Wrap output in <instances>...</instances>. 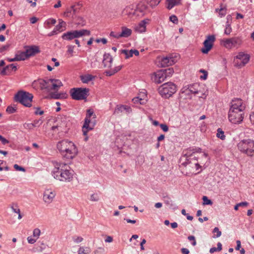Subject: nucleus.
Masks as SVG:
<instances>
[{
    "mask_svg": "<svg viewBox=\"0 0 254 254\" xmlns=\"http://www.w3.org/2000/svg\"><path fill=\"white\" fill-rule=\"evenodd\" d=\"M46 245L43 242H42L40 246L39 247L38 251L40 252H42L46 249Z\"/></svg>",
    "mask_w": 254,
    "mask_h": 254,
    "instance_id": "52",
    "label": "nucleus"
},
{
    "mask_svg": "<svg viewBox=\"0 0 254 254\" xmlns=\"http://www.w3.org/2000/svg\"><path fill=\"white\" fill-rule=\"evenodd\" d=\"M10 69L16 71L17 70V67L13 64H10L5 66L0 71V73L2 75H6L7 74V72L9 71Z\"/></svg>",
    "mask_w": 254,
    "mask_h": 254,
    "instance_id": "22",
    "label": "nucleus"
},
{
    "mask_svg": "<svg viewBox=\"0 0 254 254\" xmlns=\"http://www.w3.org/2000/svg\"><path fill=\"white\" fill-rule=\"evenodd\" d=\"M42 89H45L47 91L53 90L57 91L60 88L63 86L61 81L59 79L47 78L43 80L41 83Z\"/></svg>",
    "mask_w": 254,
    "mask_h": 254,
    "instance_id": "6",
    "label": "nucleus"
},
{
    "mask_svg": "<svg viewBox=\"0 0 254 254\" xmlns=\"http://www.w3.org/2000/svg\"><path fill=\"white\" fill-rule=\"evenodd\" d=\"M250 119L251 122L254 124V112L250 115Z\"/></svg>",
    "mask_w": 254,
    "mask_h": 254,
    "instance_id": "64",
    "label": "nucleus"
},
{
    "mask_svg": "<svg viewBox=\"0 0 254 254\" xmlns=\"http://www.w3.org/2000/svg\"><path fill=\"white\" fill-rule=\"evenodd\" d=\"M50 96L51 98L55 99H65L67 97V95L65 93H58L57 91L51 92Z\"/></svg>",
    "mask_w": 254,
    "mask_h": 254,
    "instance_id": "21",
    "label": "nucleus"
},
{
    "mask_svg": "<svg viewBox=\"0 0 254 254\" xmlns=\"http://www.w3.org/2000/svg\"><path fill=\"white\" fill-rule=\"evenodd\" d=\"M0 141L2 143H9L8 141L1 135H0Z\"/></svg>",
    "mask_w": 254,
    "mask_h": 254,
    "instance_id": "60",
    "label": "nucleus"
},
{
    "mask_svg": "<svg viewBox=\"0 0 254 254\" xmlns=\"http://www.w3.org/2000/svg\"><path fill=\"white\" fill-rule=\"evenodd\" d=\"M110 36L117 39L121 38L120 36V33H115L113 31L110 33Z\"/></svg>",
    "mask_w": 254,
    "mask_h": 254,
    "instance_id": "57",
    "label": "nucleus"
},
{
    "mask_svg": "<svg viewBox=\"0 0 254 254\" xmlns=\"http://www.w3.org/2000/svg\"><path fill=\"white\" fill-rule=\"evenodd\" d=\"M112 61L113 58L110 54H105L104 55L103 63L104 67H111Z\"/></svg>",
    "mask_w": 254,
    "mask_h": 254,
    "instance_id": "20",
    "label": "nucleus"
},
{
    "mask_svg": "<svg viewBox=\"0 0 254 254\" xmlns=\"http://www.w3.org/2000/svg\"><path fill=\"white\" fill-rule=\"evenodd\" d=\"M27 241L29 244H33L36 242V239H33L31 237H28L27 238Z\"/></svg>",
    "mask_w": 254,
    "mask_h": 254,
    "instance_id": "56",
    "label": "nucleus"
},
{
    "mask_svg": "<svg viewBox=\"0 0 254 254\" xmlns=\"http://www.w3.org/2000/svg\"><path fill=\"white\" fill-rule=\"evenodd\" d=\"M232 32V28L230 25V24L229 23L228 21L226 22V28L224 30V33L226 35H229Z\"/></svg>",
    "mask_w": 254,
    "mask_h": 254,
    "instance_id": "36",
    "label": "nucleus"
},
{
    "mask_svg": "<svg viewBox=\"0 0 254 254\" xmlns=\"http://www.w3.org/2000/svg\"><path fill=\"white\" fill-rule=\"evenodd\" d=\"M15 56H16L17 61H24V60L28 59L27 56L25 51H24V52L18 51L15 54Z\"/></svg>",
    "mask_w": 254,
    "mask_h": 254,
    "instance_id": "25",
    "label": "nucleus"
},
{
    "mask_svg": "<svg viewBox=\"0 0 254 254\" xmlns=\"http://www.w3.org/2000/svg\"><path fill=\"white\" fill-rule=\"evenodd\" d=\"M67 52L70 54L71 56H73V49L74 46L71 45H69L67 46Z\"/></svg>",
    "mask_w": 254,
    "mask_h": 254,
    "instance_id": "50",
    "label": "nucleus"
},
{
    "mask_svg": "<svg viewBox=\"0 0 254 254\" xmlns=\"http://www.w3.org/2000/svg\"><path fill=\"white\" fill-rule=\"evenodd\" d=\"M90 200L91 201L96 202L99 200V196L98 193H94L90 195Z\"/></svg>",
    "mask_w": 254,
    "mask_h": 254,
    "instance_id": "37",
    "label": "nucleus"
},
{
    "mask_svg": "<svg viewBox=\"0 0 254 254\" xmlns=\"http://www.w3.org/2000/svg\"><path fill=\"white\" fill-rule=\"evenodd\" d=\"M33 98V96L32 94L23 90L19 91L14 96L15 101L27 107H30L32 106Z\"/></svg>",
    "mask_w": 254,
    "mask_h": 254,
    "instance_id": "5",
    "label": "nucleus"
},
{
    "mask_svg": "<svg viewBox=\"0 0 254 254\" xmlns=\"http://www.w3.org/2000/svg\"><path fill=\"white\" fill-rule=\"evenodd\" d=\"M161 0H148V3L151 7L157 5Z\"/></svg>",
    "mask_w": 254,
    "mask_h": 254,
    "instance_id": "40",
    "label": "nucleus"
},
{
    "mask_svg": "<svg viewBox=\"0 0 254 254\" xmlns=\"http://www.w3.org/2000/svg\"><path fill=\"white\" fill-rule=\"evenodd\" d=\"M250 59V56L249 54H245L244 52H239L234 58V65L238 68H241L244 66Z\"/></svg>",
    "mask_w": 254,
    "mask_h": 254,
    "instance_id": "12",
    "label": "nucleus"
},
{
    "mask_svg": "<svg viewBox=\"0 0 254 254\" xmlns=\"http://www.w3.org/2000/svg\"><path fill=\"white\" fill-rule=\"evenodd\" d=\"M57 148L67 159H72L77 153V149L74 144H57Z\"/></svg>",
    "mask_w": 254,
    "mask_h": 254,
    "instance_id": "4",
    "label": "nucleus"
},
{
    "mask_svg": "<svg viewBox=\"0 0 254 254\" xmlns=\"http://www.w3.org/2000/svg\"><path fill=\"white\" fill-rule=\"evenodd\" d=\"M69 93L73 100H84L89 95V89L86 88H73L70 90Z\"/></svg>",
    "mask_w": 254,
    "mask_h": 254,
    "instance_id": "8",
    "label": "nucleus"
},
{
    "mask_svg": "<svg viewBox=\"0 0 254 254\" xmlns=\"http://www.w3.org/2000/svg\"><path fill=\"white\" fill-rule=\"evenodd\" d=\"M196 86H198L197 84H195L191 86H190L187 89H185V91H182V93H186L187 94H189L190 93H192L194 94H196L198 93V90L195 88Z\"/></svg>",
    "mask_w": 254,
    "mask_h": 254,
    "instance_id": "23",
    "label": "nucleus"
},
{
    "mask_svg": "<svg viewBox=\"0 0 254 254\" xmlns=\"http://www.w3.org/2000/svg\"><path fill=\"white\" fill-rule=\"evenodd\" d=\"M16 111V109L15 107L9 106L7 107L6 109V112L8 114H12L15 112Z\"/></svg>",
    "mask_w": 254,
    "mask_h": 254,
    "instance_id": "42",
    "label": "nucleus"
},
{
    "mask_svg": "<svg viewBox=\"0 0 254 254\" xmlns=\"http://www.w3.org/2000/svg\"><path fill=\"white\" fill-rule=\"evenodd\" d=\"M121 53L126 56V59H128L132 57L133 54H134L136 56H138L139 54L138 51L135 49H131L130 50L123 49L121 51Z\"/></svg>",
    "mask_w": 254,
    "mask_h": 254,
    "instance_id": "19",
    "label": "nucleus"
},
{
    "mask_svg": "<svg viewBox=\"0 0 254 254\" xmlns=\"http://www.w3.org/2000/svg\"><path fill=\"white\" fill-rule=\"evenodd\" d=\"M9 48V45L6 44L5 45L2 46L0 47V53H2L5 51H6L8 50Z\"/></svg>",
    "mask_w": 254,
    "mask_h": 254,
    "instance_id": "46",
    "label": "nucleus"
},
{
    "mask_svg": "<svg viewBox=\"0 0 254 254\" xmlns=\"http://www.w3.org/2000/svg\"><path fill=\"white\" fill-rule=\"evenodd\" d=\"M245 108V105L241 99L233 100L228 114L230 122L233 124L241 123L244 118V110Z\"/></svg>",
    "mask_w": 254,
    "mask_h": 254,
    "instance_id": "2",
    "label": "nucleus"
},
{
    "mask_svg": "<svg viewBox=\"0 0 254 254\" xmlns=\"http://www.w3.org/2000/svg\"><path fill=\"white\" fill-rule=\"evenodd\" d=\"M42 123H43V121L41 120L35 121L33 124H31V126L32 127H38V126H39L40 125H41Z\"/></svg>",
    "mask_w": 254,
    "mask_h": 254,
    "instance_id": "48",
    "label": "nucleus"
},
{
    "mask_svg": "<svg viewBox=\"0 0 254 254\" xmlns=\"http://www.w3.org/2000/svg\"><path fill=\"white\" fill-rule=\"evenodd\" d=\"M177 57H178L176 56H173L171 55L169 56L162 58L159 62L161 66H168L174 64L177 62Z\"/></svg>",
    "mask_w": 254,
    "mask_h": 254,
    "instance_id": "14",
    "label": "nucleus"
},
{
    "mask_svg": "<svg viewBox=\"0 0 254 254\" xmlns=\"http://www.w3.org/2000/svg\"><path fill=\"white\" fill-rule=\"evenodd\" d=\"M146 7L145 5L138 6L136 9V12L139 11L141 13H143L144 10L146 9Z\"/></svg>",
    "mask_w": 254,
    "mask_h": 254,
    "instance_id": "51",
    "label": "nucleus"
},
{
    "mask_svg": "<svg viewBox=\"0 0 254 254\" xmlns=\"http://www.w3.org/2000/svg\"><path fill=\"white\" fill-rule=\"evenodd\" d=\"M221 44L228 49L239 48L242 44L243 41L240 37H233L231 38L223 39L221 40Z\"/></svg>",
    "mask_w": 254,
    "mask_h": 254,
    "instance_id": "11",
    "label": "nucleus"
},
{
    "mask_svg": "<svg viewBox=\"0 0 254 254\" xmlns=\"http://www.w3.org/2000/svg\"><path fill=\"white\" fill-rule=\"evenodd\" d=\"M202 200L203 205H212L213 203L212 201L206 196H203Z\"/></svg>",
    "mask_w": 254,
    "mask_h": 254,
    "instance_id": "39",
    "label": "nucleus"
},
{
    "mask_svg": "<svg viewBox=\"0 0 254 254\" xmlns=\"http://www.w3.org/2000/svg\"><path fill=\"white\" fill-rule=\"evenodd\" d=\"M188 240L192 242V245L195 246L196 244V242L195 239V237L193 236H189L188 238Z\"/></svg>",
    "mask_w": 254,
    "mask_h": 254,
    "instance_id": "49",
    "label": "nucleus"
},
{
    "mask_svg": "<svg viewBox=\"0 0 254 254\" xmlns=\"http://www.w3.org/2000/svg\"><path fill=\"white\" fill-rule=\"evenodd\" d=\"M74 171L66 164H57L53 172L55 179L61 182H70L73 180Z\"/></svg>",
    "mask_w": 254,
    "mask_h": 254,
    "instance_id": "3",
    "label": "nucleus"
},
{
    "mask_svg": "<svg viewBox=\"0 0 254 254\" xmlns=\"http://www.w3.org/2000/svg\"><path fill=\"white\" fill-rule=\"evenodd\" d=\"M163 198L164 199V203L166 205H170L171 206H172L173 205L172 201L170 197L166 195L163 196Z\"/></svg>",
    "mask_w": 254,
    "mask_h": 254,
    "instance_id": "38",
    "label": "nucleus"
},
{
    "mask_svg": "<svg viewBox=\"0 0 254 254\" xmlns=\"http://www.w3.org/2000/svg\"><path fill=\"white\" fill-rule=\"evenodd\" d=\"M180 2V0H167V6L168 9H172L174 6L178 5Z\"/></svg>",
    "mask_w": 254,
    "mask_h": 254,
    "instance_id": "29",
    "label": "nucleus"
},
{
    "mask_svg": "<svg viewBox=\"0 0 254 254\" xmlns=\"http://www.w3.org/2000/svg\"><path fill=\"white\" fill-rule=\"evenodd\" d=\"M162 70L164 71V74H165L166 78L171 76L174 73V69L173 68H169Z\"/></svg>",
    "mask_w": 254,
    "mask_h": 254,
    "instance_id": "30",
    "label": "nucleus"
},
{
    "mask_svg": "<svg viewBox=\"0 0 254 254\" xmlns=\"http://www.w3.org/2000/svg\"><path fill=\"white\" fill-rule=\"evenodd\" d=\"M66 23L62 19H59V23L55 27L58 32H62L65 29Z\"/></svg>",
    "mask_w": 254,
    "mask_h": 254,
    "instance_id": "26",
    "label": "nucleus"
},
{
    "mask_svg": "<svg viewBox=\"0 0 254 254\" xmlns=\"http://www.w3.org/2000/svg\"><path fill=\"white\" fill-rule=\"evenodd\" d=\"M13 167H14V169L17 171H22V172L25 171V169L23 167H22L18 165L17 164H15Z\"/></svg>",
    "mask_w": 254,
    "mask_h": 254,
    "instance_id": "53",
    "label": "nucleus"
},
{
    "mask_svg": "<svg viewBox=\"0 0 254 254\" xmlns=\"http://www.w3.org/2000/svg\"><path fill=\"white\" fill-rule=\"evenodd\" d=\"M132 101L135 104L139 103L141 105H143L146 103V100L139 98V97H137L132 99Z\"/></svg>",
    "mask_w": 254,
    "mask_h": 254,
    "instance_id": "34",
    "label": "nucleus"
},
{
    "mask_svg": "<svg viewBox=\"0 0 254 254\" xmlns=\"http://www.w3.org/2000/svg\"><path fill=\"white\" fill-rule=\"evenodd\" d=\"M90 35L89 31L86 29L79 30H72L64 33L62 35V38L64 40L70 41L73 39H77L84 35L89 36Z\"/></svg>",
    "mask_w": 254,
    "mask_h": 254,
    "instance_id": "10",
    "label": "nucleus"
},
{
    "mask_svg": "<svg viewBox=\"0 0 254 254\" xmlns=\"http://www.w3.org/2000/svg\"><path fill=\"white\" fill-rule=\"evenodd\" d=\"M132 31L126 27H122V32L120 33V37H128L131 35Z\"/></svg>",
    "mask_w": 254,
    "mask_h": 254,
    "instance_id": "24",
    "label": "nucleus"
},
{
    "mask_svg": "<svg viewBox=\"0 0 254 254\" xmlns=\"http://www.w3.org/2000/svg\"><path fill=\"white\" fill-rule=\"evenodd\" d=\"M11 208L14 213H19V212H20V210L18 208L16 204H12L11 206Z\"/></svg>",
    "mask_w": 254,
    "mask_h": 254,
    "instance_id": "45",
    "label": "nucleus"
},
{
    "mask_svg": "<svg viewBox=\"0 0 254 254\" xmlns=\"http://www.w3.org/2000/svg\"><path fill=\"white\" fill-rule=\"evenodd\" d=\"M95 41L97 43L102 42L104 44H106L107 43V40L105 38L97 39Z\"/></svg>",
    "mask_w": 254,
    "mask_h": 254,
    "instance_id": "55",
    "label": "nucleus"
},
{
    "mask_svg": "<svg viewBox=\"0 0 254 254\" xmlns=\"http://www.w3.org/2000/svg\"><path fill=\"white\" fill-rule=\"evenodd\" d=\"M78 254H89L90 253V249L88 247H80L78 251Z\"/></svg>",
    "mask_w": 254,
    "mask_h": 254,
    "instance_id": "31",
    "label": "nucleus"
},
{
    "mask_svg": "<svg viewBox=\"0 0 254 254\" xmlns=\"http://www.w3.org/2000/svg\"><path fill=\"white\" fill-rule=\"evenodd\" d=\"M158 90L162 97L168 98L176 92V86L173 83L168 82L161 85Z\"/></svg>",
    "mask_w": 254,
    "mask_h": 254,
    "instance_id": "7",
    "label": "nucleus"
},
{
    "mask_svg": "<svg viewBox=\"0 0 254 254\" xmlns=\"http://www.w3.org/2000/svg\"><path fill=\"white\" fill-rule=\"evenodd\" d=\"M73 240L75 242L78 243L82 241L83 238L80 237H77L76 238H74Z\"/></svg>",
    "mask_w": 254,
    "mask_h": 254,
    "instance_id": "59",
    "label": "nucleus"
},
{
    "mask_svg": "<svg viewBox=\"0 0 254 254\" xmlns=\"http://www.w3.org/2000/svg\"><path fill=\"white\" fill-rule=\"evenodd\" d=\"M92 116H93L94 118H95L96 115L94 114L93 110L91 109H88L87 110V114L85 119V122L82 127L83 134L85 136L84 139L85 141H87V137L86 136L87 132L90 130H92L95 125V123H92L90 120V118Z\"/></svg>",
    "mask_w": 254,
    "mask_h": 254,
    "instance_id": "9",
    "label": "nucleus"
},
{
    "mask_svg": "<svg viewBox=\"0 0 254 254\" xmlns=\"http://www.w3.org/2000/svg\"><path fill=\"white\" fill-rule=\"evenodd\" d=\"M152 79L154 82L159 84L163 82L167 78L164 74V71L160 70L154 73V76L152 77Z\"/></svg>",
    "mask_w": 254,
    "mask_h": 254,
    "instance_id": "17",
    "label": "nucleus"
},
{
    "mask_svg": "<svg viewBox=\"0 0 254 254\" xmlns=\"http://www.w3.org/2000/svg\"><path fill=\"white\" fill-rule=\"evenodd\" d=\"M56 195L54 191H52L51 190L48 189L45 190L43 195V200L47 203H51Z\"/></svg>",
    "mask_w": 254,
    "mask_h": 254,
    "instance_id": "18",
    "label": "nucleus"
},
{
    "mask_svg": "<svg viewBox=\"0 0 254 254\" xmlns=\"http://www.w3.org/2000/svg\"><path fill=\"white\" fill-rule=\"evenodd\" d=\"M249 144H238V148L240 150L247 154L250 156H254V144H253V147L252 148L251 145L249 146Z\"/></svg>",
    "mask_w": 254,
    "mask_h": 254,
    "instance_id": "15",
    "label": "nucleus"
},
{
    "mask_svg": "<svg viewBox=\"0 0 254 254\" xmlns=\"http://www.w3.org/2000/svg\"><path fill=\"white\" fill-rule=\"evenodd\" d=\"M125 109V105H118L116 107L114 114H118L120 113L123 112Z\"/></svg>",
    "mask_w": 254,
    "mask_h": 254,
    "instance_id": "32",
    "label": "nucleus"
},
{
    "mask_svg": "<svg viewBox=\"0 0 254 254\" xmlns=\"http://www.w3.org/2000/svg\"><path fill=\"white\" fill-rule=\"evenodd\" d=\"M160 127L164 131L166 132L169 129L168 126L166 124H161Z\"/></svg>",
    "mask_w": 254,
    "mask_h": 254,
    "instance_id": "54",
    "label": "nucleus"
},
{
    "mask_svg": "<svg viewBox=\"0 0 254 254\" xmlns=\"http://www.w3.org/2000/svg\"><path fill=\"white\" fill-rule=\"evenodd\" d=\"M58 33V31L54 28V30L48 34V36L51 37Z\"/></svg>",
    "mask_w": 254,
    "mask_h": 254,
    "instance_id": "61",
    "label": "nucleus"
},
{
    "mask_svg": "<svg viewBox=\"0 0 254 254\" xmlns=\"http://www.w3.org/2000/svg\"><path fill=\"white\" fill-rule=\"evenodd\" d=\"M94 78L91 74H86L80 76L81 81L84 83H87Z\"/></svg>",
    "mask_w": 254,
    "mask_h": 254,
    "instance_id": "28",
    "label": "nucleus"
},
{
    "mask_svg": "<svg viewBox=\"0 0 254 254\" xmlns=\"http://www.w3.org/2000/svg\"><path fill=\"white\" fill-rule=\"evenodd\" d=\"M25 52L28 58L34 56L35 55L40 52L39 48L35 45L26 46L25 47Z\"/></svg>",
    "mask_w": 254,
    "mask_h": 254,
    "instance_id": "16",
    "label": "nucleus"
},
{
    "mask_svg": "<svg viewBox=\"0 0 254 254\" xmlns=\"http://www.w3.org/2000/svg\"><path fill=\"white\" fill-rule=\"evenodd\" d=\"M215 39V36L214 35L207 36L203 42V47L201 50V52L203 54H207L212 49Z\"/></svg>",
    "mask_w": 254,
    "mask_h": 254,
    "instance_id": "13",
    "label": "nucleus"
},
{
    "mask_svg": "<svg viewBox=\"0 0 254 254\" xmlns=\"http://www.w3.org/2000/svg\"><path fill=\"white\" fill-rule=\"evenodd\" d=\"M146 23L144 20L142 21L135 28V30L139 33H142L145 31L146 29Z\"/></svg>",
    "mask_w": 254,
    "mask_h": 254,
    "instance_id": "27",
    "label": "nucleus"
},
{
    "mask_svg": "<svg viewBox=\"0 0 254 254\" xmlns=\"http://www.w3.org/2000/svg\"><path fill=\"white\" fill-rule=\"evenodd\" d=\"M181 251L183 254H189V251L186 248H182Z\"/></svg>",
    "mask_w": 254,
    "mask_h": 254,
    "instance_id": "62",
    "label": "nucleus"
},
{
    "mask_svg": "<svg viewBox=\"0 0 254 254\" xmlns=\"http://www.w3.org/2000/svg\"><path fill=\"white\" fill-rule=\"evenodd\" d=\"M36 110L35 112V114L36 115H43L44 114V111L40 110V108H36Z\"/></svg>",
    "mask_w": 254,
    "mask_h": 254,
    "instance_id": "58",
    "label": "nucleus"
},
{
    "mask_svg": "<svg viewBox=\"0 0 254 254\" xmlns=\"http://www.w3.org/2000/svg\"><path fill=\"white\" fill-rule=\"evenodd\" d=\"M222 250V244L221 243L219 242L217 243V248L213 247L211 248L209 252L210 253H213L215 252H220Z\"/></svg>",
    "mask_w": 254,
    "mask_h": 254,
    "instance_id": "33",
    "label": "nucleus"
},
{
    "mask_svg": "<svg viewBox=\"0 0 254 254\" xmlns=\"http://www.w3.org/2000/svg\"><path fill=\"white\" fill-rule=\"evenodd\" d=\"M170 20L172 21L173 23L176 24L178 22V19L177 17L175 15H172L170 16Z\"/></svg>",
    "mask_w": 254,
    "mask_h": 254,
    "instance_id": "47",
    "label": "nucleus"
},
{
    "mask_svg": "<svg viewBox=\"0 0 254 254\" xmlns=\"http://www.w3.org/2000/svg\"><path fill=\"white\" fill-rule=\"evenodd\" d=\"M41 234V231L38 228L34 229L33 231V236L34 237H36L37 238H38L40 236Z\"/></svg>",
    "mask_w": 254,
    "mask_h": 254,
    "instance_id": "44",
    "label": "nucleus"
},
{
    "mask_svg": "<svg viewBox=\"0 0 254 254\" xmlns=\"http://www.w3.org/2000/svg\"><path fill=\"white\" fill-rule=\"evenodd\" d=\"M200 148H191L187 149L184 152L185 155L181 158V161H183L181 165L184 167L183 173L186 175L190 174H196L199 171H197L198 169L201 167L199 162L197 160L198 157H196L193 154L195 152L201 151Z\"/></svg>",
    "mask_w": 254,
    "mask_h": 254,
    "instance_id": "1",
    "label": "nucleus"
},
{
    "mask_svg": "<svg viewBox=\"0 0 254 254\" xmlns=\"http://www.w3.org/2000/svg\"><path fill=\"white\" fill-rule=\"evenodd\" d=\"M113 238L111 236H107L105 239V242L107 243H111L113 241Z\"/></svg>",
    "mask_w": 254,
    "mask_h": 254,
    "instance_id": "63",
    "label": "nucleus"
},
{
    "mask_svg": "<svg viewBox=\"0 0 254 254\" xmlns=\"http://www.w3.org/2000/svg\"><path fill=\"white\" fill-rule=\"evenodd\" d=\"M56 23V20L54 18H50L48 19L45 23V24L47 25L48 27L50 24L55 25Z\"/></svg>",
    "mask_w": 254,
    "mask_h": 254,
    "instance_id": "43",
    "label": "nucleus"
},
{
    "mask_svg": "<svg viewBox=\"0 0 254 254\" xmlns=\"http://www.w3.org/2000/svg\"><path fill=\"white\" fill-rule=\"evenodd\" d=\"M217 137L220 138L222 140H224L225 138V135H224V132L222 130V129L219 128L217 129V133L216 134Z\"/></svg>",
    "mask_w": 254,
    "mask_h": 254,
    "instance_id": "35",
    "label": "nucleus"
},
{
    "mask_svg": "<svg viewBox=\"0 0 254 254\" xmlns=\"http://www.w3.org/2000/svg\"><path fill=\"white\" fill-rule=\"evenodd\" d=\"M213 233H216V235H214L213 236V238H218L219 237L221 236V232L219 230V228L218 227H215L213 230Z\"/></svg>",
    "mask_w": 254,
    "mask_h": 254,
    "instance_id": "41",
    "label": "nucleus"
}]
</instances>
